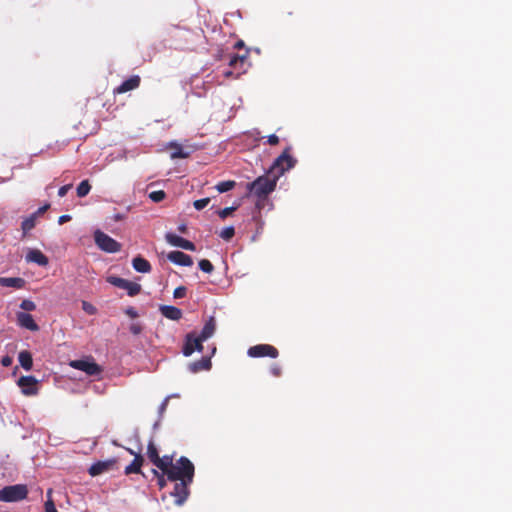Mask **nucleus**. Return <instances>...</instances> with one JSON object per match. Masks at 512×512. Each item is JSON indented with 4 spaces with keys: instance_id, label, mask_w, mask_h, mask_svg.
<instances>
[{
    "instance_id": "obj_1",
    "label": "nucleus",
    "mask_w": 512,
    "mask_h": 512,
    "mask_svg": "<svg viewBox=\"0 0 512 512\" xmlns=\"http://www.w3.org/2000/svg\"><path fill=\"white\" fill-rule=\"evenodd\" d=\"M170 481L192 482L194 477V465L186 457H181L165 473Z\"/></svg>"
},
{
    "instance_id": "obj_2",
    "label": "nucleus",
    "mask_w": 512,
    "mask_h": 512,
    "mask_svg": "<svg viewBox=\"0 0 512 512\" xmlns=\"http://www.w3.org/2000/svg\"><path fill=\"white\" fill-rule=\"evenodd\" d=\"M276 184L277 177H273V179H271L266 176H260L253 182L247 184V190L250 194H253L259 200L265 199L275 190Z\"/></svg>"
},
{
    "instance_id": "obj_3",
    "label": "nucleus",
    "mask_w": 512,
    "mask_h": 512,
    "mask_svg": "<svg viewBox=\"0 0 512 512\" xmlns=\"http://www.w3.org/2000/svg\"><path fill=\"white\" fill-rule=\"evenodd\" d=\"M28 495V488L24 484L5 486L0 489L1 502H18L24 500Z\"/></svg>"
},
{
    "instance_id": "obj_4",
    "label": "nucleus",
    "mask_w": 512,
    "mask_h": 512,
    "mask_svg": "<svg viewBox=\"0 0 512 512\" xmlns=\"http://www.w3.org/2000/svg\"><path fill=\"white\" fill-rule=\"evenodd\" d=\"M94 240L98 248L104 252L116 253L121 249V244L119 242L101 230H96L94 232Z\"/></svg>"
},
{
    "instance_id": "obj_5",
    "label": "nucleus",
    "mask_w": 512,
    "mask_h": 512,
    "mask_svg": "<svg viewBox=\"0 0 512 512\" xmlns=\"http://www.w3.org/2000/svg\"><path fill=\"white\" fill-rule=\"evenodd\" d=\"M295 163L296 160L288 153V150H285L276 158L271 167V171L274 173V177H277L278 180L286 171L293 168Z\"/></svg>"
},
{
    "instance_id": "obj_6",
    "label": "nucleus",
    "mask_w": 512,
    "mask_h": 512,
    "mask_svg": "<svg viewBox=\"0 0 512 512\" xmlns=\"http://www.w3.org/2000/svg\"><path fill=\"white\" fill-rule=\"evenodd\" d=\"M107 281L118 288L126 290L129 296H135L141 291L140 284L117 276H110L107 278Z\"/></svg>"
},
{
    "instance_id": "obj_7",
    "label": "nucleus",
    "mask_w": 512,
    "mask_h": 512,
    "mask_svg": "<svg viewBox=\"0 0 512 512\" xmlns=\"http://www.w3.org/2000/svg\"><path fill=\"white\" fill-rule=\"evenodd\" d=\"M202 343L203 341L195 332L187 334L182 350L184 356L188 357L192 355L195 351L201 352L203 349Z\"/></svg>"
},
{
    "instance_id": "obj_8",
    "label": "nucleus",
    "mask_w": 512,
    "mask_h": 512,
    "mask_svg": "<svg viewBox=\"0 0 512 512\" xmlns=\"http://www.w3.org/2000/svg\"><path fill=\"white\" fill-rule=\"evenodd\" d=\"M248 355L253 358L257 357H265L269 356L271 358H276L278 356V351L275 347L268 344H259L252 346L248 349Z\"/></svg>"
},
{
    "instance_id": "obj_9",
    "label": "nucleus",
    "mask_w": 512,
    "mask_h": 512,
    "mask_svg": "<svg viewBox=\"0 0 512 512\" xmlns=\"http://www.w3.org/2000/svg\"><path fill=\"white\" fill-rule=\"evenodd\" d=\"M70 366L85 372L88 375H97L100 373V367L92 359L73 360Z\"/></svg>"
},
{
    "instance_id": "obj_10",
    "label": "nucleus",
    "mask_w": 512,
    "mask_h": 512,
    "mask_svg": "<svg viewBox=\"0 0 512 512\" xmlns=\"http://www.w3.org/2000/svg\"><path fill=\"white\" fill-rule=\"evenodd\" d=\"M38 381L33 376H22L18 380V386L26 396L36 395L38 393Z\"/></svg>"
},
{
    "instance_id": "obj_11",
    "label": "nucleus",
    "mask_w": 512,
    "mask_h": 512,
    "mask_svg": "<svg viewBox=\"0 0 512 512\" xmlns=\"http://www.w3.org/2000/svg\"><path fill=\"white\" fill-rule=\"evenodd\" d=\"M166 240L170 245L179 247V248H182V249H185L188 251H195V249H196L194 243H192L191 241H189L179 235L173 234V233H167Z\"/></svg>"
},
{
    "instance_id": "obj_12",
    "label": "nucleus",
    "mask_w": 512,
    "mask_h": 512,
    "mask_svg": "<svg viewBox=\"0 0 512 512\" xmlns=\"http://www.w3.org/2000/svg\"><path fill=\"white\" fill-rule=\"evenodd\" d=\"M192 482H177L175 484V487H174V491L171 493L172 496H174L176 499H175V503L178 505V506H181L187 499L188 495H189V489H188V486L191 484Z\"/></svg>"
},
{
    "instance_id": "obj_13",
    "label": "nucleus",
    "mask_w": 512,
    "mask_h": 512,
    "mask_svg": "<svg viewBox=\"0 0 512 512\" xmlns=\"http://www.w3.org/2000/svg\"><path fill=\"white\" fill-rule=\"evenodd\" d=\"M167 259L179 266L190 267L193 265V259L191 256L181 251H171L167 254Z\"/></svg>"
},
{
    "instance_id": "obj_14",
    "label": "nucleus",
    "mask_w": 512,
    "mask_h": 512,
    "mask_svg": "<svg viewBox=\"0 0 512 512\" xmlns=\"http://www.w3.org/2000/svg\"><path fill=\"white\" fill-rule=\"evenodd\" d=\"M25 259L27 262L36 263L39 266H47L49 263L47 256L38 249H29Z\"/></svg>"
},
{
    "instance_id": "obj_15",
    "label": "nucleus",
    "mask_w": 512,
    "mask_h": 512,
    "mask_svg": "<svg viewBox=\"0 0 512 512\" xmlns=\"http://www.w3.org/2000/svg\"><path fill=\"white\" fill-rule=\"evenodd\" d=\"M17 323L20 327L26 328L30 331H37L39 326L35 323L33 317L25 312L17 313Z\"/></svg>"
},
{
    "instance_id": "obj_16",
    "label": "nucleus",
    "mask_w": 512,
    "mask_h": 512,
    "mask_svg": "<svg viewBox=\"0 0 512 512\" xmlns=\"http://www.w3.org/2000/svg\"><path fill=\"white\" fill-rule=\"evenodd\" d=\"M114 460H106V461H98L93 463L89 468V474L91 476H98L110 470V468L114 465Z\"/></svg>"
},
{
    "instance_id": "obj_17",
    "label": "nucleus",
    "mask_w": 512,
    "mask_h": 512,
    "mask_svg": "<svg viewBox=\"0 0 512 512\" xmlns=\"http://www.w3.org/2000/svg\"><path fill=\"white\" fill-rule=\"evenodd\" d=\"M140 84L139 76H132L129 79L125 80L121 83L116 89L115 92L118 94L126 93L133 89H136Z\"/></svg>"
},
{
    "instance_id": "obj_18",
    "label": "nucleus",
    "mask_w": 512,
    "mask_h": 512,
    "mask_svg": "<svg viewBox=\"0 0 512 512\" xmlns=\"http://www.w3.org/2000/svg\"><path fill=\"white\" fill-rule=\"evenodd\" d=\"M127 450L130 454L134 455L135 457H134V460L125 468V473L126 474L139 473L142 463H143L142 456L140 454L135 453L131 449H127Z\"/></svg>"
},
{
    "instance_id": "obj_19",
    "label": "nucleus",
    "mask_w": 512,
    "mask_h": 512,
    "mask_svg": "<svg viewBox=\"0 0 512 512\" xmlns=\"http://www.w3.org/2000/svg\"><path fill=\"white\" fill-rule=\"evenodd\" d=\"M160 311L164 317L170 320H179L182 317V311L175 306L163 305L160 306Z\"/></svg>"
},
{
    "instance_id": "obj_20",
    "label": "nucleus",
    "mask_w": 512,
    "mask_h": 512,
    "mask_svg": "<svg viewBox=\"0 0 512 512\" xmlns=\"http://www.w3.org/2000/svg\"><path fill=\"white\" fill-rule=\"evenodd\" d=\"M215 330H216L215 320L213 317H210V319L205 323L201 333L197 334V335L204 342L213 336Z\"/></svg>"
},
{
    "instance_id": "obj_21",
    "label": "nucleus",
    "mask_w": 512,
    "mask_h": 512,
    "mask_svg": "<svg viewBox=\"0 0 512 512\" xmlns=\"http://www.w3.org/2000/svg\"><path fill=\"white\" fill-rule=\"evenodd\" d=\"M0 285L3 287L21 289L25 285V280L19 277H0Z\"/></svg>"
},
{
    "instance_id": "obj_22",
    "label": "nucleus",
    "mask_w": 512,
    "mask_h": 512,
    "mask_svg": "<svg viewBox=\"0 0 512 512\" xmlns=\"http://www.w3.org/2000/svg\"><path fill=\"white\" fill-rule=\"evenodd\" d=\"M132 266L139 273H149L151 271L150 263L141 256H137L132 260Z\"/></svg>"
},
{
    "instance_id": "obj_23",
    "label": "nucleus",
    "mask_w": 512,
    "mask_h": 512,
    "mask_svg": "<svg viewBox=\"0 0 512 512\" xmlns=\"http://www.w3.org/2000/svg\"><path fill=\"white\" fill-rule=\"evenodd\" d=\"M211 368V360L209 357H204L199 361H195L189 364V370L192 373H197L202 370H210Z\"/></svg>"
},
{
    "instance_id": "obj_24",
    "label": "nucleus",
    "mask_w": 512,
    "mask_h": 512,
    "mask_svg": "<svg viewBox=\"0 0 512 512\" xmlns=\"http://www.w3.org/2000/svg\"><path fill=\"white\" fill-rule=\"evenodd\" d=\"M168 147H170L172 149V152L170 155L171 159H178V158L183 159V158H187L189 156V152L184 151L182 146L175 141L170 142L168 144Z\"/></svg>"
},
{
    "instance_id": "obj_25",
    "label": "nucleus",
    "mask_w": 512,
    "mask_h": 512,
    "mask_svg": "<svg viewBox=\"0 0 512 512\" xmlns=\"http://www.w3.org/2000/svg\"><path fill=\"white\" fill-rule=\"evenodd\" d=\"M18 360L23 369H25L26 371L31 370L33 361L30 352L21 351L18 355Z\"/></svg>"
},
{
    "instance_id": "obj_26",
    "label": "nucleus",
    "mask_w": 512,
    "mask_h": 512,
    "mask_svg": "<svg viewBox=\"0 0 512 512\" xmlns=\"http://www.w3.org/2000/svg\"><path fill=\"white\" fill-rule=\"evenodd\" d=\"M173 458L172 456H163L160 457L159 460L156 462L155 466L160 469L163 473H166L167 470L173 465Z\"/></svg>"
},
{
    "instance_id": "obj_27",
    "label": "nucleus",
    "mask_w": 512,
    "mask_h": 512,
    "mask_svg": "<svg viewBox=\"0 0 512 512\" xmlns=\"http://www.w3.org/2000/svg\"><path fill=\"white\" fill-rule=\"evenodd\" d=\"M37 221V214H31L29 217L25 218L21 224V229L23 231V234L28 233L30 230H32Z\"/></svg>"
},
{
    "instance_id": "obj_28",
    "label": "nucleus",
    "mask_w": 512,
    "mask_h": 512,
    "mask_svg": "<svg viewBox=\"0 0 512 512\" xmlns=\"http://www.w3.org/2000/svg\"><path fill=\"white\" fill-rule=\"evenodd\" d=\"M147 456L150 459V461L155 465L156 462L159 460V454L156 446L153 442H150L147 447Z\"/></svg>"
},
{
    "instance_id": "obj_29",
    "label": "nucleus",
    "mask_w": 512,
    "mask_h": 512,
    "mask_svg": "<svg viewBox=\"0 0 512 512\" xmlns=\"http://www.w3.org/2000/svg\"><path fill=\"white\" fill-rule=\"evenodd\" d=\"M236 185V182L233 181V180H228V181H223V182H219L215 188L216 190L219 192V193H224V192H227V191H230L232 190Z\"/></svg>"
},
{
    "instance_id": "obj_30",
    "label": "nucleus",
    "mask_w": 512,
    "mask_h": 512,
    "mask_svg": "<svg viewBox=\"0 0 512 512\" xmlns=\"http://www.w3.org/2000/svg\"><path fill=\"white\" fill-rule=\"evenodd\" d=\"M91 186L87 180H83L77 187L78 197H85L90 192Z\"/></svg>"
},
{
    "instance_id": "obj_31",
    "label": "nucleus",
    "mask_w": 512,
    "mask_h": 512,
    "mask_svg": "<svg viewBox=\"0 0 512 512\" xmlns=\"http://www.w3.org/2000/svg\"><path fill=\"white\" fill-rule=\"evenodd\" d=\"M235 234L234 227H225L220 232V237L226 241H229Z\"/></svg>"
},
{
    "instance_id": "obj_32",
    "label": "nucleus",
    "mask_w": 512,
    "mask_h": 512,
    "mask_svg": "<svg viewBox=\"0 0 512 512\" xmlns=\"http://www.w3.org/2000/svg\"><path fill=\"white\" fill-rule=\"evenodd\" d=\"M52 489L47 491V501L45 503V512H57L53 500L51 499Z\"/></svg>"
},
{
    "instance_id": "obj_33",
    "label": "nucleus",
    "mask_w": 512,
    "mask_h": 512,
    "mask_svg": "<svg viewBox=\"0 0 512 512\" xmlns=\"http://www.w3.org/2000/svg\"><path fill=\"white\" fill-rule=\"evenodd\" d=\"M199 268L205 273H211L214 269L212 263L207 259L199 261Z\"/></svg>"
},
{
    "instance_id": "obj_34",
    "label": "nucleus",
    "mask_w": 512,
    "mask_h": 512,
    "mask_svg": "<svg viewBox=\"0 0 512 512\" xmlns=\"http://www.w3.org/2000/svg\"><path fill=\"white\" fill-rule=\"evenodd\" d=\"M149 198L153 201V202H160L162 201L164 198H165V192L162 191V190H158V191H153L149 194Z\"/></svg>"
},
{
    "instance_id": "obj_35",
    "label": "nucleus",
    "mask_w": 512,
    "mask_h": 512,
    "mask_svg": "<svg viewBox=\"0 0 512 512\" xmlns=\"http://www.w3.org/2000/svg\"><path fill=\"white\" fill-rule=\"evenodd\" d=\"M82 309L89 315H95L97 313V308L87 301H82Z\"/></svg>"
},
{
    "instance_id": "obj_36",
    "label": "nucleus",
    "mask_w": 512,
    "mask_h": 512,
    "mask_svg": "<svg viewBox=\"0 0 512 512\" xmlns=\"http://www.w3.org/2000/svg\"><path fill=\"white\" fill-rule=\"evenodd\" d=\"M20 308L24 311H33L36 309V305L33 301L25 299L21 302Z\"/></svg>"
},
{
    "instance_id": "obj_37",
    "label": "nucleus",
    "mask_w": 512,
    "mask_h": 512,
    "mask_svg": "<svg viewBox=\"0 0 512 512\" xmlns=\"http://www.w3.org/2000/svg\"><path fill=\"white\" fill-rule=\"evenodd\" d=\"M209 202H210V198H203V199L194 201L193 205L196 210H202L209 204Z\"/></svg>"
},
{
    "instance_id": "obj_38",
    "label": "nucleus",
    "mask_w": 512,
    "mask_h": 512,
    "mask_svg": "<svg viewBox=\"0 0 512 512\" xmlns=\"http://www.w3.org/2000/svg\"><path fill=\"white\" fill-rule=\"evenodd\" d=\"M154 475L158 478V485L160 489H163L166 486L165 473H159L157 470H153Z\"/></svg>"
},
{
    "instance_id": "obj_39",
    "label": "nucleus",
    "mask_w": 512,
    "mask_h": 512,
    "mask_svg": "<svg viewBox=\"0 0 512 512\" xmlns=\"http://www.w3.org/2000/svg\"><path fill=\"white\" fill-rule=\"evenodd\" d=\"M236 206L226 207L218 212L220 218L225 219L228 217L234 210H236Z\"/></svg>"
},
{
    "instance_id": "obj_40",
    "label": "nucleus",
    "mask_w": 512,
    "mask_h": 512,
    "mask_svg": "<svg viewBox=\"0 0 512 512\" xmlns=\"http://www.w3.org/2000/svg\"><path fill=\"white\" fill-rule=\"evenodd\" d=\"M246 60V55H243V56H233L231 57L230 59V66H236L238 63H241L243 64Z\"/></svg>"
},
{
    "instance_id": "obj_41",
    "label": "nucleus",
    "mask_w": 512,
    "mask_h": 512,
    "mask_svg": "<svg viewBox=\"0 0 512 512\" xmlns=\"http://www.w3.org/2000/svg\"><path fill=\"white\" fill-rule=\"evenodd\" d=\"M185 295H186V288L183 286L177 287L173 293L174 298H183Z\"/></svg>"
},
{
    "instance_id": "obj_42",
    "label": "nucleus",
    "mask_w": 512,
    "mask_h": 512,
    "mask_svg": "<svg viewBox=\"0 0 512 512\" xmlns=\"http://www.w3.org/2000/svg\"><path fill=\"white\" fill-rule=\"evenodd\" d=\"M71 187H72L71 184H67V185L60 187L58 190L59 197H64L67 194V192L71 189Z\"/></svg>"
},
{
    "instance_id": "obj_43",
    "label": "nucleus",
    "mask_w": 512,
    "mask_h": 512,
    "mask_svg": "<svg viewBox=\"0 0 512 512\" xmlns=\"http://www.w3.org/2000/svg\"><path fill=\"white\" fill-rule=\"evenodd\" d=\"M130 331H131V333H133L134 335H138V334H140V333H141L142 328H141V326H140L139 324H137V323H133V324H131V325H130Z\"/></svg>"
},
{
    "instance_id": "obj_44",
    "label": "nucleus",
    "mask_w": 512,
    "mask_h": 512,
    "mask_svg": "<svg viewBox=\"0 0 512 512\" xmlns=\"http://www.w3.org/2000/svg\"><path fill=\"white\" fill-rule=\"evenodd\" d=\"M171 398V396H167L163 402L161 403V405L159 406V413L160 414H163L167 408V405H168V401L169 399Z\"/></svg>"
},
{
    "instance_id": "obj_45",
    "label": "nucleus",
    "mask_w": 512,
    "mask_h": 512,
    "mask_svg": "<svg viewBox=\"0 0 512 512\" xmlns=\"http://www.w3.org/2000/svg\"><path fill=\"white\" fill-rule=\"evenodd\" d=\"M267 142L270 144V145H276L278 144L279 142V138L278 136H276L275 134H271L268 136L267 138Z\"/></svg>"
},
{
    "instance_id": "obj_46",
    "label": "nucleus",
    "mask_w": 512,
    "mask_h": 512,
    "mask_svg": "<svg viewBox=\"0 0 512 512\" xmlns=\"http://www.w3.org/2000/svg\"><path fill=\"white\" fill-rule=\"evenodd\" d=\"M1 364L4 366V367H9L11 364H12V358L10 356H4L2 359H1Z\"/></svg>"
},
{
    "instance_id": "obj_47",
    "label": "nucleus",
    "mask_w": 512,
    "mask_h": 512,
    "mask_svg": "<svg viewBox=\"0 0 512 512\" xmlns=\"http://www.w3.org/2000/svg\"><path fill=\"white\" fill-rule=\"evenodd\" d=\"M270 372L274 376H279L281 373V368L278 365H273L270 369Z\"/></svg>"
},
{
    "instance_id": "obj_48",
    "label": "nucleus",
    "mask_w": 512,
    "mask_h": 512,
    "mask_svg": "<svg viewBox=\"0 0 512 512\" xmlns=\"http://www.w3.org/2000/svg\"><path fill=\"white\" fill-rule=\"evenodd\" d=\"M48 208H49V205H48V204H46V205H44V206L40 207V208H39L36 212H34L33 214H37V218H38V217H39L41 214H43V213H44Z\"/></svg>"
},
{
    "instance_id": "obj_49",
    "label": "nucleus",
    "mask_w": 512,
    "mask_h": 512,
    "mask_svg": "<svg viewBox=\"0 0 512 512\" xmlns=\"http://www.w3.org/2000/svg\"><path fill=\"white\" fill-rule=\"evenodd\" d=\"M70 219H71L70 215H62L59 217L58 223L61 225V224H64L65 222L69 221Z\"/></svg>"
},
{
    "instance_id": "obj_50",
    "label": "nucleus",
    "mask_w": 512,
    "mask_h": 512,
    "mask_svg": "<svg viewBox=\"0 0 512 512\" xmlns=\"http://www.w3.org/2000/svg\"><path fill=\"white\" fill-rule=\"evenodd\" d=\"M242 46H243V42L242 41L237 42L236 45H235L236 48H240Z\"/></svg>"
},
{
    "instance_id": "obj_51",
    "label": "nucleus",
    "mask_w": 512,
    "mask_h": 512,
    "mask_svg": "<svg viewBox=\"0 0 512 512\" xmlns=\"http://www.w3.org/2000/svg\"><path fill=\"white\" fill-rule=\"evenodd\" d=\"M127 313H128L129 315H131V316H135V315H136V313H135L132 309H129V310L127 311Z\"/></svg>"
},
{
    "instance_id": "obj_52",
    "label": "nucleus",
    "mask_w": 512,
    "mask_h": 512,
    "mask_svg": "<svg viewBox=\"0 0 512 512\" xmlns=\"http://www.w3.org/2000/svg\"><path fill=\"white\" fill-rule=\"evenodd\" d=\"M224 75H225L226 77H229L230 75H232V72H231V71H225V72H224Z\"/></svg>"
},
{
    "instance_id": "obj_53",
    "label": "nucleus",
    "mask_w": 512,
    "mask_h": 512,
    "mask_svg": "<svg viewBox=\"0 0 512 512\" xmlns=\"http://www.w3.org/2000/svg\"><path fill=\"white\" fill-rule=\"evenodd\" d=\"M115 219H116V220H121V219H123V216H122V215H120V214H118V215H116V216H115Z\"/></svg>"
},
{
    "instance_id": "obj_54",
    "label": "nucleus",
    "mask_w": 512,
    "mask_h": 512,
    "mask_svg": "<svg viewBox=\"0 0 512 512\" xmlns=\"http://www.w3.org/2000/svg\"><path fill=\"white\" fill-rule=\"evenodd\" d=\"M171 397H179L178 394H173V395H170Z\"/></svg>"
}]
</instances>
